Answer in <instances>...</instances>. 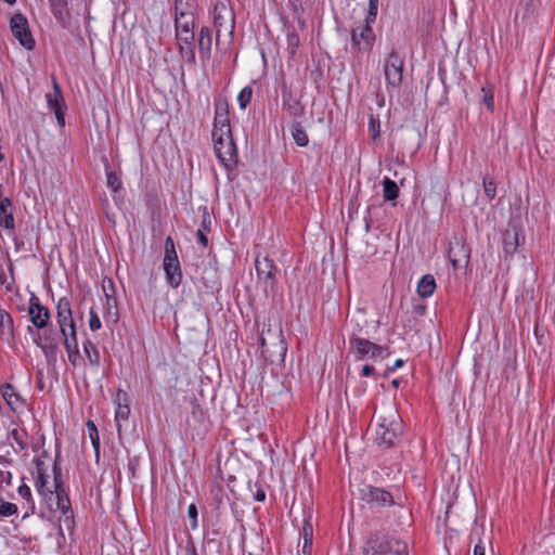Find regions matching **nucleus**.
Returning <instances> with one entry per match:
<instances>
[{
    "label": "nucleus",
    "instance_id": "1",
    "mask_svg": "<svg viewBox=\"0 0 555 555\" xmlns=\"http://www.w3.org/2000/svg\"><path fill=\"white\" fill-rule=\"evenodd\" d=\"M212 21L216 30V49L225 54L233 44L235 29V13L230 1H216Z\"/></svg>",
    "mask_w": 555,
    "mask_h": 555
},
{
    "label": "nucleus",
    "instance_id": "2",
    "mask_svg": "<svg viewBox=\"0 0 555 555\" xmlns=\"http://www.w3.org/2000/svg\"><path fill=\"white\" fill-rule=\"evenodd\" d=\"M406 555L408 544L399 539L389 538L382 531H371L363 547V555Z\"/></svg>",
    "mask_w": 555,
    "mask_h": 555
},
{
    "label": "nucleus",
    "instance_id": "3",
    "mask_svg": "<svg viewBox=\"0 0 555 555\" xmlns=\"http://www.w3.org/2000/svg\"><path fill=\"white\" fill-rule=\"evenodd\" d=\"M52 487L55 489V493H51L50 507L53 509V503H55V512L60 511L61 515L57 517L59 520H73L74 513L70 507V501L67 493L63 488L62 482V468L60 454H56L53 464V482Z\"/></svg>",
    "mask_w": 555,
    "mask_h": 555
},
{
    "label": "nucleus",
    "instance_id": "4",
    "mask_svg": "<svg viewBox=\"0 0 555 555\" xmlns=\"http://www.w3.org/2000/svg\"><path fill=\"white\" fill-rule=\"evenodd\" d=\"M376 440L387 447H392L402 434V421L395 409H389L378 417Z\"/></svg>",
    "mask_w": 555,
    "mask_h": 555
},
{
    "label": "nucleus",
    "instance_id": "5",
    "mask_svg": "<svg viewBox=\"0 0 555 555\" xmlns=\"http://www.w3.org/2000/svg\"><path fill=\"white\" fill-rule=\"evenodd\" d=\"M358 494L362 501L371 504L373 507H384L393 504L402 505L403 503L401 495L395 496L387 490L371 485L360 486Z\"/></svg>",
    "mask_w": 555,
    "mask_h": 555
},
{
    "label": "nucleus",
    "instance_id": "6",
    "mask_svg": "<svg viewBox=\"0 0 555 555\" xmlns=\"http://www.w3.org/2000/svg\"><path fill=\"white\" fill-rule=\"evenodd\" d=\"M350 348L356 351L357 360H364L370 358L372 360L385 359L389 356L387 347L374 344L369 339L361 338L357 334H351L349 337Z\"/></svg>",
    "mask_w": 555,
    "mask_h": 555
},
{
    "label": "nucleus",
    "instance_id": "7",
    "mask_svg": "<svg viewBox=\"0 0 555 555\" xmlns=\"http://www.w3.org/2000/svg\"><path fill=\"white\" fill-rule=\"evenodd\" d=\"M164 270L168 284L177 288L182 282V272L171 236H168L165 241Z\"/></svg>",
    "mask_w": 555,
    "mask_h": 555
},
{
    "label": "nucleus",
    "instance_id": "8",
    "mask_svg": "<svg viewBox=\"0 0 555 555\" xmlns=\"http://www.w3.org/2000/svg\"><path fill=\"white\" fill-rule=\"evenodd\" d=\"M404 61L400 54L392 50L385 61L384 73L387 85L398 88L402 82Z\"/></svg>",
    "mask_w": 555,
    "mask_h": 555
},
{
    "label": "nucleus",
    "instance_id": "9",
    "mask_svg": "<svg viewBox=\"0 0 555 555\" xmlns=\"http://www.w3.org/2000/svg\"><path fill=\"white\" fill-rule=\"evenodd\" d=\"M255 267L258 280L262 284L264 292H273L276 284L275 274L278 272L273 260L268 256H264L263 258L257 257L255 260Z\"/></svg>",
    "mask_w": 555,
    "mask_h": 555
},
{
    "label": "nucleus",
    "instance_id": "10",
    "mask_svg": "<svg viewBox=\"0 0 555 555\" xmlns=\"http://www.w3.org/2000/svg\"><path fill=\"white\" fill-rule=\"evenodd\" d=\"M375 42V35L371 25L356 24L351 29L352 48L359 52H369Z\"/></svg>",
    "mask_w": 555,
    "mask_h": 555
},
{
    "label": "nucleus",
    "instance_id": "11",
    "mask_svg": "<svg viewBox=\"0 0 555 555\" xmlns=\"http://www.w3.org/2000/svg\"><path fill=\"white\" fill-rule=\"evenodd\" d=\"M214 149L218 159L225 167H231L236 162V146L233 142L232 134L212 138Z\"/></svg>",
    "mask_w": 555,
    "mask_h": 555
},
{
    "label": "nucleus",
    "instance_id": "12",
    "mask_svg": "<svg viewBox=\"0 0 555 555\" xmlns=\"http://www.w3.org/2000/svg\"><path fill=\"white\" fill-rule=\"evenodd\" d=\"M11 30L13 36L20 41V43L28 49L35 48V40L29 31L28 21L22 14H15L12 16L10 22Z\"/></svg>",
    "mask_w": 555,
    "mask_h": 555
},
{
    "label": "nucleus",
    "instance_id": "13",
    "mask_svg": "<svg viewBox=\"0 0 555 555\" xmlns=\"http://www.w3.org/2000/svg\"><path fill=\"white\" fill-rule=\"evenodd\" d=\"M230 134H231V127H230L228 104L219 102L216 104L212 138H219V140H221L222 135H230Z\"/></svg>",
    "mask_w": 555,
    "mask_h": 555
},
{
    "label": "nucleus",
    "instance_id": "14",
    "mask_svg": "<svg viewBox=\"0 0 555 555\" xmlns=\"http://www.w3.org/2000/svg\"><path fill=\"white\" fill-rule=\"evenodd\" d=\"M179 52L186 62H195L194 29H176Z\"/></svg>",
    "mask_w": 555,
    "mask_h": 555
},
{
    "label": "nucleus",
    "instance_id": "15",
    "mask_svg": "<svg viewBox=\"0 0 555 555\" xmlns=\"http://www.w3.org/2000/svg\"><path fill=\"white\" fill-rule=\"evenodd\" d=\"M47 103L51 111L54 112L57 125L62 128L65 126V115L63 106L65 104L64 96L59 83L53 79V92L47 93Z\"/></svg>",
    "mask_w": 555,
    "mask_h": 555
},
{
    "label": "nucleus",
    "instance_id": "16",
    "mask_svg": "<svg viewBox=\"0 0 555 555\" xmlns=\"http://www.w3.org/2000/svg\"><path fill=\"white\" fill-rule=\"evenodd\" d=\"M57 323L63 336H66V332H73L75 330V323L72 315L70 302L66 297L59 300L57 306Z\"/></svg>",
    "mask_w": 555,
    "mask_h": 555
},
{
    "label": "nucleus",
    "instance_id": "17",
    "mask_svg": "<svg viewBox=\"0 0 555 555\" xmlns=\"http://www.w3.org/2000/svg\"><path fill=\"white\" fill-rule=\"evenodd\" d=\"M448 255L453 268L457 269L462 264L466 266L468 263L470 249L464 241L455 238L450 243Z\"/></svg>",
    "mask_w": 555,
    "mask_h": 555
},
{
    "label": "nucleus",
    "instance_id": "18",
    "mask_svg": "<svg viewBox=\"0 0 555 555\" xmlns=\"http://www.w3.org/2000/svg\"><path fill=\"white\" fill-rule=\"evenodd\" d=\"M28 313L30 315L31 323L37 328L46 327L50 320V312L48 308L42 306L39 298L35 295L30 297Z\"/></svg>",
    "mask_w": 555,
    "mask_h": 555
},
{
    "label": "nucleus",
    "instance_id": "19",
    "mask_svg": "<svg viewBox=\"0 0 555 555\" xmlns=\"http://www.w3.org/2000/svg\"><path fill=\"white\" fill-rule=\"evenodd\" d=\"M34 464L36 466V489L39 494L43 496H48V501L50 502L51 493H55V489L53 487H49V476L47 475V467L44 462L40 457L34 459Z\"/></svg>",
    "mask_w": 555,
    "mask_h": 555
},
{
    "label": "nucleus",
    "instance_id": "20",
    "mask_svg": "<svg viewBox=\"0 0 555 555\" xmlns=\"http://www.w3.org/2000/svg\"><path fill=\"white\" fill-rule=\"evenodd\" d=\"M116 411H115V422L118 434L121 433L122 423L128 422L130 415V408L128 404L127 393L122 390H119L116 395L115 399Z\"/></svg>",
    "mask_w": 555,
    "mask_h": 555
},
{
    "label": "nucleus",
    "instance_id": "21",
    "mask_svg": "<svg viewBox=\"0 0 555 555\" xmlns=\"http://www.w3.org/2000/svg\"><path fill=\"white\" fill-rule=\"evenodd\" d=\"M275 343H273L271 346L267 344V340L263 336L260 337V351L261 356L271 362L274 361L275 357L283 358L286 352V346L284 345L283 340L280 339V336H275Z\"/></svg>",
    "mask_w": 555,
    "mask_h": 555
},
{
    "label": "nucleus",
    "instance_id": "22",
    "mask_svg": "<svg viewBox=\"0 0 555 555\" xmlns=\"http://www.w3.org/2000/svg\"><path fill=\"white\" fill-rule=\"evenodd\" d=\"M175 26L176 29H194V16L191 11H185L181 8V0L175 1Z\"/></svg>",
    "mask_w": 555,
    "mask_h": 555
},
{
    "label": "nucleus",
    "instance_id": "23",
    "mask_svg": "<svg viewBox=\"0 0 555 555\" xmlns=\"http://www.w3.org/2000/svg\"><path fill=\"white\" fill-rule=\"evenodd\" d=\"M197 43L202 60H209L211 55L212 35L208 26L201 27L198 31Z\"/></svg>",
    "mask_w": 555,
    "mask_h": 555
},
{
    "label": "nucleus",
    "instance_id": "24",
    "mask_svg": "<svg viewBox=\"0 0 555 555\" xmlns=\"http://www.w3.org/2000/svg\"><path fill=\"white\" fill-rule=\"evenodd\" d=\"M487 531V527L485 526V522H481L480 525H477L473 528L469 539L470 541H477L475 547H474V555H485L486 548L482 543V540L480 538L481 534H485ZM489 534L487 537L488 542H491V535L493 531L492 524L490 525V528L488 529Z\"/></svg>",
    "mask_w": 555,
    "mask_h": 555
},
{
    "label": "nucleus",
    "instance_id": "25",
    "mask_svg": "<svg viewBox=\"0 0 555 555\" xmlns=\"http://www.w3.org/2000/svg\"><path fill=\"white\" fill-rule=\"evenodd\" d=\"M502 244L506 256H512L517 250L519 246V232L516 227H509L503 232Z\"/></svg>",
    "mask_w": 555,
    "mask_h": 555
},
{
    "label": "nucleus",
    "instance_id": "26",
    "mask_svg": "<svg viewBox=\"0 0 555 555\" xmlns=\"http://www.w3.org/2000/svg\"><path fill=\"white\" fill-rule=\"evenodd\" d=\"M0 225L7 230H13L15 227L12 202L9 197H4L0 201Z\"/></svg>",
    "mask_w": 555,
    "mask_h": 555
},
{
    "label": "nucleus",
    "instance_id": "27",
    "mask_svg": "<svg viewBox=\"0 0 555 555\" xmlns=\"http://www.w3.org/2000/svg\"><path fill=\"white\" fill-rule=\"evenodd\" d=\"M1 393L3 400L12 410H17L23 406V400L21 396L17 393L15 387L9 383L4 384L1 387Z\"/></svg>",
    "mask_w": 555,
    "mask_h": 555
},
{
    "label": "nucleus",
    "instance_id": "28",
    "mask_svg": "<svg viewBox=\"0 0 555 555\" xmlns=\"http://www.w3.org/2000/svg\"><path fill=\"white\" fill-rule=\"evenodd\" d=\"M436 282L431 274H426L417 283V294L422 298H427L434 294Z\"/></svg>",
    "mask_w": 555,
    "mask_h": 555
},
{
    "label": "nucleus",
    "instance_id": "29",
    "mask_svg": "<svg viewBox=\"0 0 555 555\" xmlns=\"http://www.w3.org/2000/svg\"><path fill=\"white\" fill-rule=\"evenodd\" d=\"M0 335L5 336L7 339L14 337V321L7 311H0Z\"/></svg>",
    "mask_w": 555,
    "mask_h": 555
},
{
    "label": "nucleus",
    "instance_id": "30",
    "mask_svg": "<svg viewBox=\"0 0 555 555\" xmlns=\"http://www.w3.org/2000/svg\"><path fill=\"white\" fill-rule=\"evenodd\" d=\"M283 108L286 109L289 116L294 119L301 117L305 112V108L300 102L296 99H293L291 95L287 98L285 95L283 96Z\"/></svg>",
    "mask_w": 555,
    "mask_h": 555
},
{
    "label": "nucleus",
    "instance_id": "31",
    "mask_svg": "<svg viewBox=\"0 0 555 555\" xmlns=\"http://www.w3.org/2000/svg\"><path fill=\"white\" fill-rule=\"evenodd\" d=\"M291 134L298 146H306L309 142L307 132L298 120H293L291 125Z\"/></svg>",
    "mask_w": 555,
    "mask_h": 555
},
{
    "label": "nucleus",
    "instance_id": "32",
    "mask_svg": "<svg viewBox=\"0 0 555 555\" xmlns=\"http://www.w3.org/2000/svg\"><path fill=\"white\" fill-rule=\"evenodd\" d=\"M211 219L209 214L205 212L203 216L202 224L199 229L196 231V238L198 244L203 247L208 246V237L207 233L210 231Z\"/></svg>",
    "mask_w": 555,
    "mask_h": 555
},
{
    "label": "nucleus",
    "instance_id": "33",
    "mask_svg": "<svg viewBox=\"0 0 555 555\" xmlns=\"http://www.w3.org/2000/svg\"><path fill=\"white\" fill-rule=\"evenodd\" d=\"M83 352L92 366L98 367L100 365V353L90 339L83 341Z\"/></svg>",
    "mask_w": 555,
    "mask_h": 555
},
{
    "label": "nucleus",
    "instance_id": "34",
    "mask_svg": "<svg viewBox=\"0 0 555 555\" xmlns=\"http://www.w3.org/2000/svg\"><path fill=\"white\" fill-rule=\"evenodd\" d=\"M383 196L385 201H395L399 195V188L395 181L385 177L383 180Z\"/></svg>",
    "mask_w": 555,
    "mask_h": 555
},
{
    "label": "nucleus",
    "instance_id": "35",
    "mask_svg": "<svg viewBox=\"0 0 555 555\" xmlns=\"http://www.w3.org/2000/svg\"><path fill=\"white\" fill-rule=\"evenodd\" d=\"M287 52L293 57L299 47V36L294 27L286 28Z\"/></svg>",
    "mask_w": 555,
    "mask_h": 555
},
{
    "label": "nucleus",
    "instance_id": "36",
    "mask_svg": "<svg viewBox=\"0 0 555 555\" xmlns=\"http://www.w3.org/2000/svg\"><path fill=\"white\" fill-rule=\"evenodd\" d=\"M106 185L115 193L122 189L120 177L113 170H106Z\"/></svg>",
    "mask_w": 555,
    "mask_h": 555
},
{
    "label": "nucleus",
    "instance_id": "37",
    "mask_svg": "<svg viewBox=\"0 0 555 555\" xmlns=\"http://www.w3.org/2000/svg\"><path fill=\"white\" fill-rule=\"evenodd\" d=\"M378 11V0H369V10L365 20L360 25H371L375 22Z\"/></svg>",
    "mask_w": 555,
    "mask_h": 555
},
{
    "label": "nucleus",
    "instance_id": "38",
    "mask_svg": "<svg viewBox=\"0 0 555 555\" xmlns=\"http://www.w3.org/2000/svg\"><path fill=\"white\" fill-rule=\"evenodd\" d=\"M253 96V89L251 87L247 86L244 87L241 92L238 93L237 101L241 106V108H246L247 105L250 103Z\"/></svg>",
    "mask_w": 555,
    "mask_h": 555
},
{
    "label": "nucleus",
    "instance_id": "39",
    "mask_svg": "<svg viewBox=\"0 0 555 555\" xmlns=\"http://www.w3.org/2000/svg\"><path fill=\"white\" fill-rule=\"evenodd\" d=\"M66 351H74L78 349V341L76 336V330L73 332H66V336H63Z\"/></svg>",
    "mask_w": 555,
    "mask_h": 555
},
{
    "label": "nucleus",
    "instance_id": "40",
    "mask_svg": "<svg viewBox=\"0 0 555 555\" xmlns=\"http://www.w3.org/2000/svg\"><path fill=\"white\" fill-rule=\"evenodd\" d=\"M17 512V506L13 503L0 499V516L10 517Z\"/></svg>",
    "mask_w": 555,
    "mask_h": 555
},
{
    "label": "nucleus",
    "instance_id": "41",
    "mask_svg": "<svg viewBox=\"0 0 555 555\" xmlns=\"http://www.w3.org/2000/svg\"><path fill=\"white\" fill-rule=\"evenodd\" d=\"M485 195L491 201L496 195V184L492 179L483 178Z\"/></svg>",
    "mask_w": 555,
    "mask_h": 555
},
{
    "label": "nucleus",
    "instance_id": "42",
    "mask_svg": "<svg viewBox=\"0 0 555 555\" xmlns=\"http://www.w3.org/2000/svg\"><path fill=\"white\" fill-rule=\"evenodd\" d=\"M51 5V11L57 20L63 18V11L67 7V2H57L56 0H49Z\"/></svg>",
    "mask_w": 555,
    "mask_h": 555
},
{
    "label": "nucleus",
    "instance_id": "43",
    "mask_svg": "<svg viewBox=\"0 0 555 555\" xmlns=\"http://www.w3.org/2000/svg\"><path fill=\"white\" fill-rule=\"evenodd\" d=\"M380 122L379 119L371 116L369 120V129L372 133V139L376 140L379 137Z\"/></svg>",
    "mask_w": 555,
    "mask_h": 555
},
{
    "label": "nucleus",
    "instance_id": "44",
    "mask_svg": "<svg viewBox=\"0 0 555 555\" xmlns=\"http://www.w3.org/2000/svg\"><path fill=\"white\" fill-rule=\"evenodd\" d=\"M300 537L302 538V541H313L312 522H304V526L300 530Z\"/></svg>",
    "mask_w": 555,
    "mask_h": 555
},
{
    "label": "nucleus",
    "instance_id": "45",
    "mask_svg": "<svg viewBox=\"0 0 555 555\" xmlns=\"http://www.w3.org/2000/svg\"><path fill=\"white\" fill-rule=\"evenodd\" d=\"M89 314H90L89 328L92 332L100 330L102 326V323H101V320H100L99 315L96 314V312L93 309H90Z\"/></svg>",
    "mask_w": 555,
    "mask_h": 555
},
{
    "label": "nucleus",
    "instance_id": "46",
    "mask_svg": "<svg viewBox=\"0 0 555 555\" xmlns=\"http://www.w3.org/2000/svg\"><path fill=\"white\" fill-rule=\"evenodd\" d=\"M483 92V103L487 106L488 109L492 111L494 107V101H493V92L492 90H487L486 88L481 89Z\"/></svg>",
    "mask_w": 555,
    "mask_h": 555
},
{
    "label": "nucleus",
    "instance_id": "47",
    "mask_svg": "<svg viewBox=\"0 0 555 555\" xmlns=\"http://www.w3.org/2000/svg\"><path fill=\"white\" fill-rule=\"evenodd\" d=\"M17 493L22 499L26 500L28 503L31 502V491L27 485H25V483L21 485L17 488Z\"/></svg>",
    "mask_w": 555,
    "mask_h": 555
},
{
    "label": "nucleus",
    "instance_id": "48",
    "mask_svg": "<svg viewBox=\"0 0 555 555\" xmlns=\"http://www.w3.org/2000/svg\"><path fill=\"white\" fill-rule=\"evenodd\" d=\"M12 479V474L9 470L0 469V485L5 483L10 485Z\"/></svg>",
    "mask_w": 555,
    "mask_h": 555
},
{
    "label": "nucleus",
    "instance_id": "49",
    "mask_svg": "<svg viewBox=\"0 0 555 555\" xmlns=\"http://www.w3.org/2000/svg\"><path fill=\"white\" fill-rule=\"evenodd\" d=\"M67 354H68L69 362L73 365H77V362H78V360L80 358L79 349L74 350V351H68Z\"/></svg>",
    "mask_w": 555,
    "mask_h": 555
},
{
    "label": "nucleus",
    "instance_id": "50",
    "mask_svg": "<svg viewBox=\"0 0 555 555\" xmlns=\"http://www.w3.org/2000/svg\"><path fill=\"white\" fill-rule=\"evenodd\" d=\"M374 372H375L374 366L369 365V364H365V365L362 367L361 376H363V377H369V376L373 375V374H374Z\"/></svg>",
    "mask_w": 555,
    "mask_h": 555
},
{
    "label": "nucleus",
    "instance_id": "51",
    "mask_svg": "<svg viewBox=\"0 0 555 555\" xmlns=\"http://www.w3.org/2000/svg\"><path fill=\"white\" fill-rule=\"evenodd\" d=\"M312 542L313 541H302V554L304 555H311L312 552Z\"/></svg>",
    "mask_w": 555,
    "mask_h": 555
},
{
    "label": "nucleus",
    "instance_id": "52",
    "mask_svg": "<svg viewBox=\"0 0 555 555\" xmlns=\"http://www.w3.org/2000/svg\"><path fill=\"white\" fill-rule=\"evenodd\" d=\"M188 515L190 518L192 519H196L197 517V508L195 506V504H190L189 507H188Z\"/></svg>",
    "mask_w": 555,
    "mask_h": 555
},
{
    "label": "nucleus",
    "instance_id": "53",
    "mask_svg": "<svg viewBox=\"0 0 555 555\" xmlns=\"http://www.w3.org/2000/svg\"><path fill=\"white\" fill-rule=\"evenodd\" d=\"M264 499H266L264 490L261 488H258L255 493V500L261 502V501H264Z\"/></svg>",
    "mask_w": 555,
    "mask_h": 555
},
{
    "label": "nucleus",
    "instance_id": "54",
    "mask_svg": "<svg viewBox=\"0 0 555 555\" xmlns=\"http://www.w3.org/2000/svg\"><path fill=\"white\" fill-rule=\"evenodd\" d=\"M302 520H311L313 517V511L310 506H308L307 511L304 512Z\"/></svg>",
    "mask_w": 555,
    "mask_h": 555
},
{
    "label": "nucleus",
    "instance_id": "55",
    "mask_svg": "<svg viewBox=\"0 0 555 555\" xmlns=\"http://www.w3.org/2000/svg\"><path fill=\"white\" fill-rule=\"evenodd\" d=\"M402 365H403V360L398 359V360H396L395 364L391 367H389V371L393 372L396 369L401 367Z\"/></svg>",
    "mask_w": 555,
    "mask_h": 555
},
{
    "label": "nucleus",
    "instance_id": "56",
    "mask_svg": "<svg viewBox=\"0 0 555 555\" xmlns=\"http://www.w3.org/2000/svg\"><path fill=\"white\" fill-rule=\"evenodd\" d=\"M37 345H38V346H40L42 349H46V348H54V347H55V345H54L52 341H50V343H49V344H47V345H41V344L37 343Z\"/></svg>",
    "mask_w": 555,
    "mask_h": 555
},
{
    "label": "nucleus",
    "instance_id": "57",
    "mask_svg": "<svg viewBox=\"0 0 555 555\" xmlns=\"http://www.w3.org/2000/svg\"><path fill=\"white\" fill-rule=\"evenodd\" d=\"M188 555H198L196 552V548L192 546L190 550H188Z\"/></svg>",
    "mask_w": 555,
    "mask_h": 555
},
{
    "label": "nucleus",
    "instance_id": "58",
    "mask_svg": "<svg viewBox=\"0 0 555 555\" xmlns=\"http://www.w3.org/2000/svg\"><path fill=\"white\" fill-rule=\"evenodd\" d=\"M181 8H184L185 11H190L189 4L186 2H183V0H181Z\"/></svg>",
    "mask_w": 555,
    "mask_h": 555
},
{
    "label": "nucleus",
    "instance_id": "59",
    "mask_svg": "<svg viewBox=\"0 0 555 555\" xmlns=\"http://www.w3.org/2000/svg\"><path fill=\"white\" fill-rule=\"evenodd\" d=\"M91 439H92V443L95 448H98L99 446V439L96 438V440L91 436Z\"/></svg>",
    "mask_w": 555,
    "mask_h": 555
},
{
    "label": "nucleus",
    "instance_id": "60",
    "mask_svg": "<svg viewBox=\"0 0 555 555\" xmlns=\"http://www.w3.org/2000/svg\"><path fill=\"white\" fill-rule=\"evenodd\" d=\"M88 426H89L92 430H94V431L96 433L95 425H94L92 422H89V423H88Z\"/></svg>",
    "mask_w": 555,
    "mask_h": 555
},
{
    "label": "nucleus",
    "instance_id": "61",
    "mask_svg": "<svg viewBox=\"0 0 555 555\" xmlns=\"http://www.w3.org/2000/svg\"><path fill=\"white\" fill-rule=\"evenodd\" d=\"M7 3L9 4H14L16 2V0H4Z\"/></svg>",
    "mask_w": 555,
    "mask_h": 555
},
{
    "label": "nucleus",
    "instance_id": "62",
    "mask_svg": "<svg viewBox=\"0 0 555 555\" xmlns=\"http://www.w3.org/2000/svg\"><path fill=\"white\" fill-rule=\"evenodd\" d=\"M68 524V529L73 528L74 525H75V521H72V522H67Z\"/></svg>",
    "mask_w": 555,
    "mask_h": 555
},
{
    "label": "nucleus",
    "instance_id": "63",
    "mask_svg": "<svg viewBox=\"0 0 555 555\" xmlns=\"http://www.w3.org/2000/svg\"><path fill=\"white\" fill-rule=\"evenodd\" d=\"M4 273L3 272H0V282H2L3 278H4Z\"/></svg>",
    "mask_w": 555,
    "mask_h": 555
},
{
    "label": "nucleus",
    "instance_id": "64",
    "mask_svg": "<svg viewBox=\"0 0 555 555\" xmlns=\"http://www.w3.org/2000/svg\"><path fill=\"white\" fill-rule=\"evenodd\" d=\"M196 525H197V522H196V521H193V522H192V529H195V528H196Z\"/></svg>",
    "mask_w": 555,
    "mask_h": 555
}]
</instances>
